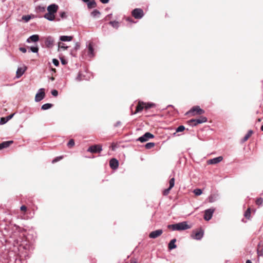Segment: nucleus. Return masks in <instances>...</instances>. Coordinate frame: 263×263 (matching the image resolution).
Wrapping results in <instances>:
<instances>
[{
	"label": "nucleus",
	"mask_w": 263,
	"mask_h": 263,
	"mask_svg": "<svg viewBox=\"0 0 263 263\" xmlns=\"http://www.w3.org/2000/svg\"><path fill=\"white\" fill-rule=\"evenodd\" d=\"M94 55L95 54L93 46L92 44L90 43L88 45L87 55L91 58H92Z\"/></svg>",
	"instance_id": "ddd939ff"
},
{
	"label": "nucleus",
	"mask_w": 263,
	"mask_h": 263,
	"mask_svg": "<svg viewBox=\"0 0 263 263\" xmlns=\"http://www.w3.org/2000/svg\"><path fill=\"white\" fill-rule=\"evenodd\" d=\"M84 2L88 3L90 0H82Z\"/></svg>",
	"instance_id": "0e129e2a"
},
{
	"label": "nucleus",
	"mask_w": 263,
	"mask_h": 263,
	"mask_svg": "<svg viewBox=\"0 0 263 263\" xmlns=\"http://www.w3.org/2000/svg\"><path fill=\"white\" fill-rule=\"evenodd\" d=\"M223 160V157L222 156H219L213 159H209L207 161V164L213 165L216 164L219 162H220Z\"/></svg>",
	"instance_id": "6e6552de"
},
{
	"label": "nucleus",
	"mask_w": 263,
	"mask_h": 263,
	"mask_svg": "<svg viewBox=\"0 0 263 263\" xmlns=\"http://www.w3.org/2000/svg\"><path fill=\"white\" fill-rule=\"evenodd\" d=\"M204 128H205V130L206 131L211 130L209 126H206L204 127Z\"/></svg>",
	"instance_id": "bf43d9fd"
},
{
	"label": "nucleus",
	"mask_w": 263,
	"mask_h": 263,
	"mask_svg": "<svg viewBox=\"0 0 263 263\" xmlns=\"http://www.w3.org/2000/svg\"><path fill=\"white\" fill-rule=\"evenodd\" d=\"M100 1L103 4H107L109 2V0H100Z\"/></svg>",
	"instance_id": "864d4df0"
},
{
	"label": "nucleus",
	"mask_w": 263,
	"mask_h": 263,
	"mask_svg": "<svg viewBox=\"0 0 263 263\" xmlns=\"http://www.w3.org/2000/svg\"><path fill=\"white\" fill-rule=\"evenodd\" d=\"M63 158V157L62 156H59V157H56L55 158H54L52 161V163H55L59 161H60V160H61Z\"/></svg>",
	"instance_id": "ea45409f"
},
{
	"label": "nucleus",
	"mask_w": 263,
	"mask_h": 263,
	"mask_svg": "<svg viewBox=\"0 0 263 263\" xmlns=\"http://www.w3.org/2000/svg\"><path fill=\"white\" fill-rule=\"evenodd\" d=\"M77 80L78 81H81V80H83V79L81 78V74L80 73H79V74L77 77Z\"/></svg>",
	"instance_id": "603ef678"
},
{
	"label": "nucleus",
	"mask_w": 263,
	"mask_h": 263,
	"mask_svg": "<svg viewBox=\"0 0 263 263\" xmlns=\"http://www.w3.org/2000/svg\"><path fill=\"white\" fill-rule=\"evenodd\" d=\"M204 112V110H203L202 109L200 108L199 106H198V116L200 115V116H201V115L202 114H203Z\"/></svg>",
	"instance_id": "c03bdc74"
},
{
	"label": "nucleus",
	"mask_w": 263,
	"mask_h": 263,
	"mask_svg": "<svg viewBox=\"0 0 263 263\" xmlns=\"http://www.w3.org/2000/svg\"><path fill=\"white\" fill-rule=\"evenodd\" d=\"M109 165L112 169H117L119 166V162L116 159L112 158L109 161Z\"/></svg>",
	"instance_id": "9b49d317"
},
{
	"label": "nucleus",
	"mask_w": 263,
	"mask_h": 263,
	"mask_svg": "<svg viewBox=\"0 0 263 263\" xmlns=\"http://www.w3.org/2000/svg\"><path fill=\"white\" fill-rule=\"evenodd\" d=\"M163 233V231L161 229L157 230L154 231H152L149 235V237L151 238H156L158 236H160Z\"/></svg>",
	"instance_id": "9d476101"
},
{
	"label": "nucleus",
	"mask_w": 263,
	"mask_h": 263,
	"mask_svg": "<svg viewBox=\"0 0 263 263\" xmlns=\"http://www.w3.org/2000/svg\"><path fill=\"white\" fill-rule=\"evenodd\" d=\"M20 209H21V211H25L26 210L27 208H26V206L25 205H22V206H21Z\"/></svg>",
	"instance_id": "3c124183"
},
{
	"label": "nucleus",
	"mask_w": 263,
	"mask_h": 263,
	"mask_svg": "<svg viewBox=\"0 0 263 263\" xmlns=\"http://www.w3.org/2000/svg\"><path fill=\"white\" fill-rule=\"evenodd\" d=\"M174 184H175V179L174 178H172V179H170V180L169 181V185H170L169 187L172 189L174 186Z\"/></svg>",
	"instance_id": "f704fd0d"
},
{
	"label": "nucleus",
	"mask_w": 263,
	"mask_h": 263,
	"mask_svg": "<svg viewBox=\"0 0 263 263\" xmlns=\"http://www.w3.org/2000/svg\"><path fill=\"white\" fill-rule=\"evenodd\" d=\"M74 145V141L73 139H70L67 143L68 147L71 148Z\"/></svg>",
	"instance_id": "473e14b6"
},
{
	"label": "nucleus",
	"mask_w": 263,
	"mask_h": 263,
	"mask_svg": "<svg viewBox=\"0 0 263 263\" xmlns=\"http://www.w3.org/2000/svg\"><path fill=\"white\" fill-rule=\"evenodd\" d=\"M192 237H193L194 239H197V231H194V234H193V235H192Z\"/></svg>",
	"instance_id": "a18cd8bd"
},
{
	"label": "nucleus",
	"mask_w": 263,
	"mask_h": 263,
	"mask_svg": "<svg viewBox=\"0 0 263 263\" xmlns=\"http://www.w3.org/2000/svg\"><path fill=\"white\" fill-rule=\"evenodd\" d=\"M176 241V239H173L170 242V243H168V248H169V249L172 250V249H175L177 247L176 245L175 244Z\"/></svg>",
	"instance_id": "aec40b11"
},
{
	"label": "nucleus",
	"mask_w": 263,
	"mask_h": 263,
	"mask_svg": "<svg viewBox=\"0 0 263 263\" xmlns=\"http://www.w3.org/2000/svg\"><path fill=\"white\" fill-rule=\"evenodd\" d=\"M25 70H26V68H24L22 67L18 68L17 69V71H16V77L17 78L21 77L24 74Z\"/></svg>",
	"instance_id": "dca6fc26"
},
{
	"label": "nucleus",
	"mask_w": 263,
	"mask_h": 263,
	"mask_svg": "<svg viewBox=\"0 0 263 263\" xmlns=\"http://www.w3.org/2000/svg\"><path fill=\"white\" fill-rule=\"evenodd\" d=\"M214 211V208H210L205 210L203 216L204 219L206 221L210 220L211 219Z\"/></svg>",
	"instance_id": "39448f33"
},
{
	"label": "nucleus",
	"mask_w": 263,
	"mask_h": 263,
	"mask_svg": "<svg viewBox=\"0 0 263 263\" xmlns=\"http://www.w3.org/2000/svg\"><path fill=\"white\" fill-rule=\"evenodd\" d=\"M68 46H66L64 43L62 42L58 43V51H62L66 50L68 48Z\"/></svg>",
	"instance_id": "2eb2a0df"
},
{
	"label": "nucleus",
	"mask_w": 263,
	"mask_h": 263,
	"mask_svg": "<svg viewBox=\"0 0 263 263\" xmlns=\"http://www.w3.org/2000/svg\"><path fill=\"white\" fill-rule=\"evenodd\" d=\"M168 228L172 229L173 231H183L190 229V227L187 224L186 222L183 221L168 225Z\"/></svg>",
	"instance_id": "f257e3e1"
},
{
	"label": "nucleus",
	"mask_w": 263,
	"mask_h": 263,
	"mask_svg": "<svg viewBox=\"0 0 263 263\" xmlns=\"http://www.w3.org/2000/svg\"><path fill=\"white\" fill-rule=\"evenodd\" d=\"M189 125L191 126H196L197 125V119H191L187 121Z\"/></svg>",
	"instance_id": "a878e982"
},
{
	"label": "nucleus",
	"mask_w": 263,
	"mask_h": 263,
	"mask_svg": "<svg viewBox=\"0 0 263 263\" xmlns=\"http://www.w3.org/2000/svg\"><path fill=\"white\" fill-rule=\"evenodd\" d=\"M246 263H252V262L250 260L248 259L246 261Z\"/></svg>",
	"instance_id": "e2e57ef3"
},
{
	"label": "nucleus",
	"mask_w": 263,
	"mask_h": 263,
	"mask_svg": "<svg viewBox=\"0 0 263 263\" xmlns=\"http://www.w3.org/2000/svg\"><path fill=\"white\" fill-rule=\"evenodd\" d=\"M54 43V39L51 36H48L46 37L45 40V44L48 48H51Z\"/></svg>",
	"instance_id": "1a4fd4ad"
},
{
	"label": "nucleus",
	"mask_w": 263,
	"mask_h": 263,
	"mask_svg": "<svg viewBox=\"0 0 263 263\" xmlns=\"http://www.w3.org/2000/svg\"><path fill=\"white\" fill-rule=\"evenodd\" d=\"M258 122H260V121H261V119H258Z\"/></svg>",
	"instance_id": "774afa93"
},
{
	"label": "nucleus",
	"mask_w": 263,
	"mask_h": 263,
	"mask_svg": "<svg viewBox=\"0 0 263 263\" xmlns=\"http://www.w3.org/2000/svg\"><path fill=\"white\" fill-rule=\"evenodd\" d=\"M100 14V12L97 9L94 10L91 13V15L94 17H98Z\"/></svg>",
	"instance_id": "bb28decb"
},
{
	"label": "nucleus",
	"mask_w": 263,
	"mask_h": 263,
	"mask_svg": "<svg viewBox=\"0 0 263 263\" xmlns=\"http://www.w3.org/2000/svg\"><path fill=\"white\" fill-rule=\"evenodd\" d=\"M154 136L150 133L147 132L145 133L143 136L140 137L137 139L138 141L141 142H144L148 140L149 139L153 138Z\"/></svg>",
	"instance_id": "20e7f679"
},
{
	"label": "nucleus",
	"mask_w": 263,
	"mask_h": 263,
	"mask_svg": "<svg viewBox=\"0 0 263 263\" xmlns=\"http://www.w3.org/2000/svg\"><path fill=\"white\" fill-rule=\"evenodd\" d=\"M58 9V6L55 4H51L47 7L48 12L54 14Z\"/></svg>",
	"instance_id": "f8f14e48"
},
{
	"label": "nucleus",
	"mask_w": 263,
	"mask_h": 263,
	"mask_svg": "<svg viewBox=\"0 0 263 263\" xmlns=\"http://www.w3.org/2000/svg\"><path fill=\"white\" fill-rule=\"evenodd\" d=\"M22 19L27 22H28L31 19V16H30V15H24L22 17Z\"/></svg>",
	"instance_id": "4c0bfd02"
},
{
	"label": "nucleus",
	"mask_w": 263,
	"mask_h": 263,
	"mask_svg": "<svg viewBox=\"0 0 263 263\" xmlns=\"http://www.w3.org/2000/svg\"><path fill=\"white\" fill-rule=\"evenodd\" d=\"M51 92L52 95L54 97H57L58 95V91L55 89L52 90Z\"/></svg>",
	"instance_id": "79ce46f5"
},
{
	"label": "nucleus",
	"mask_w": 263,
	"mask_h": 263,
	"mask_svg": "<svg viewBox=\"0 0 263 263\" xmlns=\"http://www.w3.org/2000/svg\"><path fill=\"white\" fill-rule=\"evenodd\" d=\"M79 47H80V45H79V43H77L76 44V45H75V49H78Z\"/></svg>",
	"instance_id": "6e6d98bb"
},
{
	"label": "nucleus",
	"mask_w": 263,
	"mask_h": 263,
	"mask_svg": "<svg viewBox=\"0 0 263 263\" xmlns=\"http://www.w3.org/2000/svg\"><path fill=\"white\" fill-rule=\"evenodd\" d=\"M171 190V188L170 187H168V189H165L164 191H163V195H167L169 192H170V191Z\"/></svg>",
	"instance_id": "37998d69"
},
{
	"label": "nucleus",
	"mask_w": 263,
	"mask_h": 263,
	"mask_svg": "<svg viewBox=\"0 0 263 263\" xmlns=\"http://www.w3.org/2000/svg\"><path fill=\"white\" fill-rule=\"evenodd\" d=\"M45 97V92L44 88H40L36 93L35 97V101L36 102H40Z\"/></svg>",
	"instance_id": "423d86ee"
},
{
	"label": "nucleus",
	"mask_w": 263,
	"mask_h": 263,
	"mask_svg": "<svg viewBox=\"0 0 263 263\" xmlns=\"http://www.w3.org/2000/svg\"><path fill=\"white\" fill-rule=\"evenodd\" d=\"M109 24L114 28L118 29L119 27V23L117 21H110Z\"/></svg>",
	"instance_id": "393cba45"
},
{
	"label": "nucleus",
	"mask_w": 263,
	"mask_h": 263,
	"mask_svg": "<svg viewBox=\"0 0 263 263\" xmlns=\"http://www.w3.org/2000/svg\"><path fill=\"white\" fill-rule=\"evenodd\" d=\"M72 39V36H71L62 35L60 37V40L62 42H69L71 41Z\"/></svg>",
	"instance_id": "a211bd4d"
},
{
	"label": "nucleus",
	"mask_w": 263,
	"mask_h": 263,
	"mask_svg": "<svg viewBox=\"0 0 263 263\" xmlns=\"http://www.w3.org/2000/svg\"><path fill=\"white\" fill-rule=\"evenodd\" d=\"M126 21H128V22H133L132 21V18H130V17H127L126 18Z\"/></svg>",
	"instance_id": "4d7b16f0"
},
{
	"label": "nucleus",
	"mask_w": 263,
	"mask_h": 263,
	"mask_svg": "<svg viewBox=\"0 0 263 263\" xmlns=\"http://www.w3.org/2000/svg\"><path fill=\"white\" fill-rule=\"evenodd\" d=\"M52 63L55 66H58L59 65V61L56 59H53L52 60Z\"/></svg>",
	"instance_id": "a19ab883"
},
{
	"label": "nucleus",
	"mask_w": 263,
	"mask_h": 263,
	"mask_svg": "<svg viewBox=\"0 0 263 263\" xmlns=\"http://www.w3.org/2000/svg\"><path fill=\"white\" fill-rule=\"evenodd\" d=\"M217 198H218V195H212L210 197V202H214V201H215L217 199Z\"/></svg>",
	"instance_id": "c9c22d12"
},
{
	"label": "nucleus",
	"mask_w": 263,
	"mask_h": 263,
	"mask_svg": "<svg viewBox=\"0 0 263 263\" xmlns=\"http://www.w3.org/2000/svg\"><path fill=\"white\" fill-rule=\"evenodd\" d=\"M263 203V199L261 197L258 198L256 200V204L258 205H260Z\"/></svg>",
	"instance_id": "72a5a7b5"
},
{
	"label": "nucleus",
	"mask_w": 263,
	"mask_h": 263,
	"mask_svg": "<svg viewBox=\"0 0 263 263\" xmlns=\"http://www.w3.org/2000/svg\"><path fill=\"white\" fill-rule=\"evenodd\" d=\"M260 129H261V131L263 132V125L261 126Z\"/></svg>",
	"instance_id": "338daca9"
},
{
	"label": "nucleus",
	"mask_w": 263,
	"mask_h": 263,
	"mask_svg": "<svg viewBox=\"0 0 263 263\" xmlns=\"http://www.w3.org/2000/svg\"><path fill=\"white\" fill-rule=\"evenodd\" d=\"M8 122V119L6 118H2L0 120V124L3 125Z\"/></svg>",
	"instance_id": "58836bf2"
},
{
	"label": "nucleus",
	"mask_w": 263,
	"mask_h": 263,
	"mask_svg": "<svg viewBox=\"0 0 263 263\" xmlns=\"http://www.w3.org/2000/svg\"><path fill=\"white\" fill-rule=\"evenodd\" d=\"M19 50L23 53H26L27 51L26 49L24 47H20Z\"/></svg>",
	"instance_id": "09e8293b"
},
{
	"label": "nucleus",
	"mask_w": 263,
	"mask_h": 263,
	"mask_svg": "<svg viewBox=\"0 0 263 263\" xmlns=\"http://www.w3.org/2000/svg\"><path fill=\"white\" fill-rule=\"evenodd\" d=\"M39 40V36L37 34H34L32 35H31L26 41V42L28 43L32 42H36L38 41Z\"/></svg>",
	"instance_id": "4468645a"
},
{
	"label": "nucleus",
	"mask_w": 263,
	"mask_h": 263,
	"mask_svg": "<svg viewBox=\"0 0 263 263\" xmlns=\"http://www.w3.org/2000/svg\"><path fill=\"white\" fill-rule=\"evenodd\" d=\"M130 263H137V261L135 260H132Z\"/></svg>",
	"instance_id": "680f3d73"
},
{
	"label": "nucleus",
	"mask_w": 263,
	"mask_h": 263,
	"mask_svg": "<svg viewBox=\"0 0 263 263\" xmlns=\"http://www.w3.org/2000/svg\"><path fill=\"white\" fill-rule=\"evenodd\" d=\"M253 132L252 130H249L248 132V133L245 135V136L242 139V142L246 141L249 137L251 136V135L253 134Z\"/></svg>",
	"instance_id": "5701e85b"
},
{
	"label": "nucleus",
	"mask_w": 263,
	"mask_h": 263,
	"mask_svg": "<svg viewBox=\"0 0 263 263\" xmlns=\"http://www.w3.org/2000/svg\"><path fill=\"white\" fill-rule=\"evenodd\" d=\"M120 124H121V122H120V121H118V122L116 123V124H115V126H119V125H120Z\"/></svg>",
	"instance_id": "052dcab7"
},
{
	"label": "nucleus",
	"mask_w": 263,
	"mask_h": 263,
	"mask_svg": "<svg viewBox=\"0 0 263 263\" xmlns=\"http://www.w3.org/2000/svg\"><path fill=\"white\" fill-rule=\"evenodd\" d=\"M52 106H53V105L52 104L46 103V104H43L42 106L41 109L42 110H47V109H48L50 108L51 107H52Z\"/></svg>",
	"instance_id": "b1692460"
},
{
	"label": "nucleus",
	"mask_w": 263,
	"mask_h": 263,
	"mask_svg": "<svg viewBox=\"0 0 263 263\" xmlns=\"http://www.w3.org/2000/svg\"><path fill=\"white\" fill-rule=\"evenodd\" d=\"M155 146V143L153 142H149L145 144V148L147 149H150Z\"/></svg>",
	"instance_id": "c756f323"
},
{
	"label": "nucleus",
	"mask_w": 263,
	"mask_h": 263,
	"mask_svg": "<svg viewBox=\"0 0 263 263\" xmlns=\"http://www.w3.org/2000/svg\"><path fill=\"white\" fill-rule=\"evenodd\" d=\"M13 143L12 141H5L1 143V149L4 148L8 147L10 146V145Z\"/></svg>",
	"instance_id": "6ab92c4d"
},
{
	"label": "nucleus",
	"mask_w": 263,
	"mask_h": 263,
	"mask_svg": "<svg viewBox=\"0 0 263 263\" xmlns=\"http://www.w3.org/2000/svg\"><path fill=\"white\" fill-rule=\"evenodd\" d=\"M132 15L136 19H140L144 15L143 11L140 8H136L132 12Z\"/></svg>",
	"instance_id": "7ed1b4c3"
},
{
	"label": "nucleus",
	"mask_w": 263,
	"mask_h": 263,
	"mask_svg": "<svg viewBox=\"0 0 263 263\" xmlns=\"http://www.w3.org/2000/svg\"><path fill=\"white\" fill-rule=\"evenodd\" d=\"M185 129V127L183 125H180L178 126L176 129V132H183Z\"/></svg>",
	"instance_id": "e433bc0d"
},
{
	"label": "nucleus",
	"mask_w": 263,
	"mask_h": 263,
	"mask_svg": "<svg viewBox=\"0 0 263 263\" xmlns=\"http://www.w3.org/2000/svg\"><path fill=\"white\" fill-rule=\"evenodd\" d=\"M202 193V191L201 189H198V196H200Z\"/></svg>",
	"instance_id": "5fc2aeb1"
},
{
	"label": "nucleus",
	"mask_w": 263,
	"mask_h": 263,
	"mask_svg": "<svg viewBox=\"0 0 263 263\" xmlns=\"http://www.w3.org/2000/svg\"><path fill=\"white\" fill-rule=\"evenodd\" d=\"M155 106V104L152 103H145L142 101H139L138 105L136 107L135 112L133 114H136L141 111L144 108L147 109Z\"/></svg>",
	"instance_id": "f03ea898"
},
{
	"label": "nucleus",
	"mask_w": 263,
	"mask_h": 263,
	"mask_svg": "<svg viewBox=\"0 0 263 263\" xmlns=\"http://www.w3.org/2000/svg\"><path fill=\"white\" fill-rule=\"evenodd\" d=\"M60 15L62 18H65L66 17V13L65 12H60Z\"/></svg>",
	"instance_id": "de8ad7c7"
},
{
	"label": "nucleus",
	"mask_w": 263,
	"mask_h": 263,
	"mask_svg": "<svg viewBox=\"0 0 263 263\" xmlns=\"http://www.w3.org/2000/svg\"><path fill=\"white\" fill-rule=\"evenodd\" d=\"M37 8L40 11L42 12H43L45 10V7L43 6H39Z\"/></svg>",
	"instance_id": "49530a36"
},
{
	"label": "nucleus",
	"mask_w": 263,
	"mask_h": 263,
	"mask_svg": "<svg viewBox=\"0 0 263 263\" xmlns=\"http://www.w3.org/2000/svg\"><path fill=\"white\" fill-rule=\"evenodd\" d=\"M250 214H251V211H250V208H248L246 211L245 212V214H244V216L246 218H249L250 217Z\"/></svg>",
	"instance_id": "cd10ccee"
},
{
	"label": "nucleus",
	"mask_w": 263,
	"mask_h": 263,
	"mask_svg": "<svg viewBox=\"0 0 263 263\" xmlns=\"http://www.w3.org/2000/svg\"><path fill=\"white\" fill-rule=\"evenodd\" d=\"M97 6V4L94 0H91L87 3V7L88 8L91 9L95 8Z\"/></svg>",
	"instance_id": "412c9836"
},
{
	"label": "nucleus",
	"mask_w": 263,
	"mask_h": 263,
	"mask_svg": "<svg viewBox=\"0 0 263 263\" xmlns=\"http://www.w3.org/2000/svg\"><path fill=\"white\" fill-rule=\"evenodd\" d=\"M30 50L33 53H37L39 51V48L37 47L31 46L30 48Z\"/></svg>",
	"instance_id": "2f4dec72"
},
{
	"label": "nucleus",
	"mask_w": 263,
	"mask_h": 263,
	"mask_svg": "<svg viewBox=\"0 0 263 263\" xmlns=\"http://www.w3.org/2000/svg\"><path fill=\"white\" fill-rule=\"evenodd\" d=\"M193 112L197 113V106H194L192 109L186 112L187 115L191 114Z\"/></svg>",
	"instance_id": "7c9ffc66"
},
{
	"label": "nucleus",
	"mask_w": 263,
	"mask_h": 263,
	"mask_svg": "<svg viewBox=\"0 0 263 263\" xmlns=\"http://www.w3.org/2000/svg\"><path fill=\"white\" fill-rule=\"evenodd\" d=\"M44 17L49 21H52L54 20L55 16L54 14L48 12L44 15Z\"/></svg>",
	"instance_id": "f3484780"
},
{
	"label": "nucleus",
	"mask_w": 263,
	"mask_h": 263,
	"mask_svg": "<svg viewBox=\"0 0 263 263\" xmlns=\"http://www.w3.org/2000/svg\"><path fill=\"white\" fill-rule=\"evenodd\" d=\"M61 62H62V63L63 64H65V62L64 60H62L61 61Z\"/></svg>",
	"instance_id": "69168bd1"
},
{
	"label": "nucleus",
	"mask_w": 263,
	"mask_h": 263,
	"mask_svg": "<svg viewBox=\"0 0 263 263\" xmlns=\"http://www.w3.org/2000/svg\"><path fill=\"white\" fill-rule=\"evenodd\" d=\"M203 234H204V231L203 230H202L201 229L198 230V240L201 239L203 237Z\"/></svg>",
	"instance_id": "c85d7f7f"
},
{
	"label": "nucleus",
	"mask_w": 263,
	"mask_h": 263,
	"mask_svg": "<svg viewBox=\"0 0 263 263\" xmlns=\"http://www.w3.org/2000/svg\"><path fill=\"white\" fill-rule=\"evenodd\" d=\"M195 195L197 196V189H196L193 191Z\"/></svg>",
	"instance_id": "13d9d810"
},
{
	"label": "nucleus",
	"mask_w": 263,
	"mask_h": 263,
	"mask_svg": "<svg viewBox=\"0 0 263 263\" xmlns=\"http://www.w3.org/2000/svg\"><path fill=\"white\" fill-rule=\"evenodd\" d=\"M207 120L208 119L206 117L200 115L198 116V124L205 123Z\"/></svg>",
	"instance_id": "4be33fe9"
},
{
	"label": "nucleus",
	"mask_w": 263,
	"mask_h": 263,
	"mask_svg": "<svg viewBox=\"0 0 263 263\" xmlns=\"http://www.w3.org/2000/svg\"><path fill=\"white\" fill-rule=\"evenodd\" d=\"M14 115V114H13L6 117V119H8V121L13 117Z\"/></svg>",
	"instance_id": "8fccbe9b"
},
{
	"label": "nucleus",
	"mask_w": 263,
	"mask_h": 263,
	"mask_svg": "<svg viewBox=\"0 0 263 263\" xmlns=\"http://www.w3.org/2000/svg\"><path fill=\"white\" fill-rule=\"evenodd\" d=\"M102 146L100 145H94L90 146L87 151L92 153H96L102 151Z\"/></svg>",
	"instance_id": "0eeeda50"
}]
</instances>
